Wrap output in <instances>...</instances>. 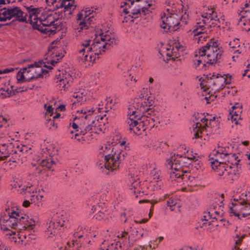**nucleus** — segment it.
<instances>
[{
	"label": "nucleus",
	"mask_w": 250,
	"mask_h": 250,
	"mask_svg": "<svg viewBox=\"0 0 250 250\" xmlns=\"http://www.w3.org/2000/svg\"><path fill=\"white\" fill-rule=\"evenodd\" d=\"M24 14L19 7H4L0 9V21L5 22L7 20H11L13 17H16L19 22H27V14Z\"/></svg>",
	"instance_id": "nucleus-1"
},
{
	"label": "nucleus",
	"mask_w": 250,
	"mask_h": 250,
	"mask_svg": "<svg viewBox=\"0 0 250 250\" xmlns=\"http://www.w3.org/2000/svg\"><path fill=\"white\" fill-rule=\"evenodd\" d=\"M192 159H195V156H193L192 158H189L177 154L176 157L174 154L173 156H171L167 160V163L172 169L174 168L175 171H178L180 169L183 170L182 169L183 167H189L192 162Z\"/></svg>",
	"instance_id": "nucleus-2"
},
{
	"label": "nucleus",
	"mask_w": 250,
	"mask_h": 250,
	"mask_svg": "<svg viewBox=\"0 0 250 250\" xmlns=\"http://www.w3.org/2000/svg\"><path fill=\"white\" fill-rule=\"evenodd\" d=\"M166 16V13H164L163 15L161 16V19H162V23L160 24V26L164 29H167L165 30L166 32H168L170 30L173 31H177L179 27L178 26L180 24V22L178 19L177 15L171 14Z\"/></svg>",
	"instance_id": "nucleus-3"
},
{
	"label": "nucleus",
	"mask_w": 250,
	"mask_h": 250,
	"mask_svg": "<svg viewBox=\"0 0 250 250\" xmlns=\"http://www.w3.org/2000/svg\"><path fill=\"white\" fill-rule=\"evenodd\" d=\"M122 154L120 150H117L116 148L113 147L110 153H107L106 151H104V163L107 165H112L115 168H117L119 166V163L121 160V154Z\"/></svg>",
	"instance_id": "nucleus-4"
},
{
	"label": "nucleus",
	"mask_w": 250,
	"mask_h": 250,
	"mask_svg": "<svg viewBox=\"0 0 250 250\" xmlns=\"http://www.w3.org/2000/svg\"><path fill=\"white\" fill-rule=\"evenodd\" d=\"M209 160L210 161V163L212 168L216 170L218 176H223L225 172L228 175L232 174L231 171H229V167L226 161L219 162L218 159H214L213 158H210Z\"/></svg>",
	"instance_id": "nucleus-5"
},
{
	"label": "nucleus",
	"mask_w": 250,
	"mask_h": 250,
	"mask_svg": "<svg viewBox=\"0 0 250 250\" xmlns=\"http://www.w3.org/2000/svg\"><path fill=\"white\" fill-rule=\"evenodd\" d=\"M70 0H58L57 2V4L53 5V8L48 9L47 11H44L42 13V15L44 17L46 16L43 20L44 21H46L48 22L50 20V18L52 16V13L51 12L62 9L63 7H64V9L67 10L69 6L71 5L69 2Z\"/></svg>",
	"instance_id": "nucleus-6"
},
{
	"label": "nucleus",
	"mask_w": 250,
	"mask_h": 250,
	"mask_svg": "<svg viewBox=\"0 0 250 250\" xmlns=\"http://www.w3.org/2000/svg\"><path fill=\"white\" fill-rule=\"evenodd\" d=\"M62 222L61 220H56V222L55 219L51 220L49 223H47V228L45 230V232L49 235H59L60 236V231L61 227L64 226V220H62Z\"/></svg>",
	"instance_id": "nucleus-7"
},
{
	"label": "nucleus",
	"mask_w": 250,
	"mask_h": 250,
	"mask_svg": "<svg viewBox=\"0 0 250 250\" xmlns=\"http://www.w3.org/2000/svg\"><path fill=\"white\" fill-rule=\"evenodd\" d=\"M151 0H145L144 2L148 3L147 7L138 5L137 8L133 9L130 10L129 15L136 21H138L139 20H137L138 19L141 17L142 15L146 16L149 13L150 11L148 9V7H150L152 5L149 2L150 1L151 2Z\"/></svg>",
	"instance_id": "nucleus-8"
},
{
	"label": "nucleus",
	"mask_w": 250,
	"mask_h": 250,
	"mask_svg": "<svg viewBox=\"0 0 250 250\" xmlns=\"http://www.w3.org/2000/svg\"><path fill=\"white\" fill-rule=\"evenodd\" d=\"M169 178L171 179V181L175 180L176 178H181L184 180H189L192 181L194 177L190 175L185 174L187 173V171L183 170H180L178 171H175L174 168H171L170 167V169L167 172Z\"/></svg>",
	"instance_id": "nucleus-9"
},
{
	"label": "nucleus",
	"mask_w": 250,
	"mask_h": 250,
	"mask_svg": "<svg viewBox=\"0 0 250 250\" xmlns=\"http://www.w3.org/2000/svg\"><path fill=\"white\" fill-rule=\"evenodd\" d=\"M56 165L55 161L52 158H49L46 160H42L40 165L37 168V173L40 174L42 172V169L53 171L54 166Z\"/></svg>",
	"instance_id": "nucleus-10"
},
{
	"label": "nucleus",
	"mask_w": 250,
	"mask_h": 250,
	"mask_svg": "<svg viewBox=\"0 0 250 250\" xmlns=\"http://www.w3.org/2000/svg\"><path fill=\"white\" fill-rule=\"evenodd\" d=\"M150 97H148L146 99V101H145L141 104L139 111H142L143 114L151 115L152 114L154 113L153 108L147 107V106L150 107L152 106L154 103V101L152 99H150Z\"/></svg>",
	"instance_id": "nucleus-11"
},
{
	"label": "nucleus",
	"mask_w": 250,
	"mask_h": 250,
	"mask_svg": "<svg viewBox=\"0 0 250 250\" xmlns=\"http://www.w3.org/2000/svg\"><path fill=\"white\" fill-rule=\"evenodd\" d=\"M106 116V114H104L103 116H97L94 120H92V118L88 119V121L86 122L87 125L85 127L81 126L80 133L81 135H85L87 132L92 130V127L95 126V123L96 120L99 121V120H102L104 117Z\"/></svg>",
	"instance_id": "nucleus-12"
},
{
	"label": "nucleus",
	"mask_w": 250,
	"mask_h": 250,
	"mask_svg": "<svg viewBox=\"0 0 250 250\" xmlns=\"http://www.w3.org/2000/svg\"><path fill=\"white\" fill-rule=\"evenodd\" d=\"M217 51L214 47L209 46V44L207 43L206 45L201 47L199 49L198 53L200 56L203 57L207 55V58H214L215 52Z\"/></svg>",
	"instance_id": "nucleus-13"
},
{
	"label": "nucleus",
	"mask_w": 250,
	"mask_h": 250,
	"mask_svg": "<svg viewBox=\"0 0 250 250\" xmlns=\"http://www.w3.org/2000/svg\"><path fill=\"white\" fill-rule=\"evenodd\" d=\"M95 38L92 41V46H94V55L97 56V59L100 58V55L102 54V52L105 51V48H103V43H102L101 42L98 38V34L95 33L94 34Z\"/></svg>",
	"instance_id": "nucleus-14"
},
{
	"label": "nucleus",
	"mask_w": 250,
	"mask_h": 250,
	"mask_svg": "<svg viewBox=\"0 0 250 250\" xmlns=\"http://www.w3.org/2000/svg\"><path fill=\"white\" fill-rule=\"evenodd\" d=\"M28 216L24 215V216H21L18 218V226L21 225L22 228H28L32 229L35 226V221L33 219H30Z\"/></svg>",
	"instance_id": "nucleus-15"
},
{
	"label": "nucleus",
	"mask_w": 250,
	"mask_h": 250,
	"mask_svg": "<svg viewBox=\"0 0 250 250\" xmlns=\"http://www.w3.org/2000/svg\"><path fill=\"white\" fill-rule=\"evenodd\" d=\"M96 20L94 15H92L89 17L83 18L82 21H81L79 23V32L82 31L83 29H88L91 26L93 28V26H91L92 24L94 23V21Z\"/></svg>",
	"instance_id": "nucleus-16"
},
{
	"label": "nucleus",
	"mask_w": 250,
	"mask_h": 250,
	"mask_svg": "<svg viewBox=\"0 0 250 250\" xmlns=\"http://www.w3.org/2000/svg\"><path fill=\"white\" fill-rule=\"evenodd\" d=\"M59 20L60 19H58L57 18H56L55 16H53V20H49L48 22H47V23H42V24L43 26H52L54 29H58V31H60L63 29L65 27L66 22L65 21H61L59 23H55V22Z\"/></svg>",
	"instance_id": "nucleus-17"
},
{
	"label": "nucleus",
	"mask_w": 250,
	"mask_h": 250,
	"mask_svg": "<svg viewBox=\"0 0 250 250\" xmlns=\"http://www.w3.org/2000/svg\"><path fill=\"white\" fill-rule=\"evenodd\" d=\"M118 237L120 239L118 242L123 244V247H130L132 246V244L130 243V236L128 235L127 232H121V233L118 235Z\"/></svg>",
	"instance_id": "nucleus-18"
},
{
	"label": "nucleus",
	"mask_w": 250,
	"mask_h": 250,
	"mask_svg": "<svg viewBox=\"0 0 250 250\" xmlns=\"http://www.w3.org/2000/svg\"><path fill=\"white\" fill-rule=\"evenodd\" d=\"M146 128L143 126V124L142 123V121L139 122H136L131 127H129V130L130 132H133L136 135H140L141 134V131H145Z\"/></svg>",
	"instance_id": "nucleus-19"
},
{
	"label": "nucleus",
	"mask_w": 250,
	"mask_h": 250,
	"mask_svg": "<svg viewBox=\"0 0 250 250\" xmlns=\"http://www.w3.org/2000/svg\"><path fill=\"white\" fill-rule=\"evenodd\" d=\"M16 144H14L12 142L8 143L7 147L1 152L2 157L6 158L9 157L10 154L17 153V151L15 148L16 147Z\"/></svg>",
	"instance_id": "nucleus-20"
},
{
	"label": "nucleus",
	"mask_w": 250,
	"mask_h": 250,
	"mask_svg": "<svg viewBox=\"0 0 250 250\" xmlns=\"http://www.w3.org/2000/svg\"><path fill=\"white\" fill-rule=\"evenodd\" d=\"M24 7L26 9L28 15H30V17L33 16L34 20H36L38 19V15L43 9L42 7L35 8L33 5H30V6H24Z\"/></svg>",
	"instance_id": "nucleus-21"
},
{
	"label": "nucleus",
	"mask_w": 250,
	"mask_h": 250,
	"mask_svg": "<svg viewBox=\"0 0 250 250\" xmlns=\"http://www.w3.org/2000/svg\"><path fill=\"white\" fill-rule=\"evenodd\" d=\"M8 219L3 218V222L6 224V225L11 227L12 228L15 229L18 227V218L14 217V216L11 215L8 212Z\"/></svg>",
	"instance_id": "nucleus-22"
},
{
	"label": "nucleus",
	"mask_w": 250,
	"mask_h": 250,
	"mask_svg": "<svg viewBox=\"0 0 250 250\" xmlns=\"http://www.w3.org/2000/svg\"><path fill=\"white\" fill-rule=\"evenodd\" d=\"M91 117V114H88L85 116L81 115L80 116H76L74 118V121H76L80 125V129H81V126L85 127L87 125V121H88V119Z\"/></svg>",
	"instance_id": "nucleus-23"
},
{
	"label": "nucleus",
	"mask_w": 250,
	"mask_h": 250,
	"mask_svg": "<svg viewBox=\"0 0 250 250\" xmlns=\"http://www.w3.org/2000/svg\"><path fill=\"white\" fill-rule=\"evenodd\" d=\"M24 72H21V71H19L17 74V83H21L24 82H32L35 79V77H34L33 75L28 78H26L24 76Z\"/></svg>",
	"instance_id": "nucleus-24"
},
{
	"label": "nucleus",
	"mask_w": 250,
	"mask_h": 250,
	"mask_svg": "<svg viewBox=\"0 0 250 250\" xmlns=\"http://www.w3.org/2000/svg\"><path fill=\"white\" fill-rule=\"evenodd\" d=\"M242 112V109L241 108H238L236 110H229V114L230 115V119L232 122H234V124L236 125H242L240 123H239L237 120V117L239 116L240 113Z\"/></svg>",
	"instance_id": "nucleus-25"
},
{
	"label": "nucleus",
	"mask_w": 250,
	"mask_h": 250,
	"mask_svg": "<svg viewBox=\"0 0 250 250\" xmlns=\"http://www.w3.org/2000/svg\"><path fill=\"white\" fill-rule=\"evenodd\" d=\"M69 2L71 5L69 6V8H68L67 10H66L65 11V9H64V7H63L62 9H61V10L60 11L55 12L54 16H55L56 18H57L58 19H60V18H61V15L63 16V14L67 12L69 9H71L72 7H73V10H74L77 7V5L75 4V0H70Z\"/></svg>",
	"instance_id": "nucleus-26"
},
{
	"label": "nucleus",
	"mask_w": 250,
	"mask_h": 250,
	"mask_svg": "<svg viewBox=\"0 0 250 250\" xmlns=\"http://www.w3.org/2000/svg\"><path fill=\"white\" fill-rule=\"evenodd\" d=\"M205 29V23L200 21L197 22L196 25L194 26V29L192 31L193 33H195L194 37L204 34L205 32L202 31Z\"/></svg>",
	"instance_id": "nucleus-27"
},
{
	"label": "nucleus",
	"mask_w": 250,
	"mask_h": 250,
	"mask_svg": "<svg viewBox=\"0 0 250 250\" xmlns=\"http://www.w3.org/2000/svg\"><path fill=\"white\" fill-rule=\"evenodd\" d=\"M49 76V71L44 69L42 67L40 68L39 71L38 72V74L33 75L34 77H35V81L38 80L39 78H43L44 77L46 78Z\"/></svg>",
	"instance_id": "nucleus-28"
},
{
	"label": "nucleus",
	"mask_w": 250,
	"mask_h": 250,
	"mask_svg": "<svg viewBox=\"0 0 250 250\" xmlns=\"http://www.w3.org/2000/svg\"><path fill=\"white\" fill-rule=\"evenodd\" d=\"M202 125L201 123L199 122H196L195 123V126H193V130L195 132L194 133V138H199L201 137L200 134L202 133V130H203L202 128Z\"/></svg>",
	"instance_id": "nucleus-29"
},
{
	"label": "nucleus",
	"mask_w": 250,
	"mask_h": 250,
	"mask_svg": "<svg viewBox=\"0 0 250 250\" xmlns=\"http://www.w3.org/2000/svg\"><path fill=\"white\" fill-rule=\"evenodd\" d=\"M221 118L220 117L218 118L216 117V119L214 121V125H215L214 128H212V129L209 131L211 133L214 134H220V121L219 119Z\"/></svg>",
	"instance_id": "nucleus-30"
},
{
	"label": "nucleus",
	"mask_w": 250,
	"mask_h": 250,
	"mask_svg": "<svg viewBox=\"0 0 250 250\" xmlns=\"http://www.w3.org/2000/svg\"><path fill=\"white\" fill-rule=\"evenodd\" d=\"M64 75V74H63ZM67 76L68 77H71V76L69 74H65V76H62V78H61V76L59 75V76L57 78V79H60L59 82H60V84L61 85H62V87L65 89V88H67L68 86H66V84H68V81L67 80Z\"/></svg>",
	"instance_id": "nucleus-31"
},
{
	"label": "nucleus",
	"mask_w": 250,
	"mask_h": 250,
	"mask_svg": "<svg viewBox=\"0 0 250 250\" xmlns=\"http://www.w3.org/2000/svg\"><path fill=\"white\" fill-rule=\"evenodd\" d=\"M37 84V83H28L26 86H23L22 87V90L20 91V93H22L24 91H27L28 90H34L35 89H37V88L40 87L39 85H38Z\"/></svg>",
	"instance_id": "nucleus-32"
},
{
	"label": "nucleus",
	"mask_w": 250,
	"mask_h": 250,
	"mask_svg": "<svg viewBox=\"0 0 250 250\" xmlns=\"http://www.w3.org/2000/svg\"><path fill=\"white\" fill-rule=\"evenodd\" d=\"M104 168L102 170L103 173H104L105 175H109L110 173V170L111 169V172H112L113 170L116 169L115 167H113L112 165H107V164L104 163L103 166L101 167V168Z\"/></svg>",
	"instance_id": "nucleus-33"
},
{
	"label": "nucleus",
	"mask_w": 250,
	"mask_h": 250,
	"mask_svg": "<svg viewBox=\"0 0 250 250\" xmlns=\"http://www.w3.org/2000/svg\"><path fill=\"white\" fill-rule=\"evenodd\" d=\"M130 229L131 234L134 236V237H135V241H136L138 239L142 238L143 236L144 233L142 232L140 230H138L135 228L132 229L131 227H130Z\"/></svg>",
	"instance_id": "nucleus-34"
},
{
	"label": "nucleus",
	"mask_w": 250,
	"mask_h": 250,
	"mask_svg": "<svg viewBox=\"0 0 250 250\" xmlns=\"http://www.w3.org/2000/svg\"><path fill=\"white\" fill-rule=\"evenodd\" d=\"M195 59L193 60L194 62V65L195 68H197L199 65L203 63V59L205 58V56L201 57L200 54H199V56L197 54H195Z\"/></svg>",
	"instance_id": "nucleus-35"
},
{
	"label": "nucleus",
	"mask_w": 250,
	"mask_h": 250,
	"mask_svg": "<svg viewBox=\"0 0 250 250\" xmlns=\"http://www.w3.org/2000/svg\"><path fill=\"white\" fill-rule=\"evenodd\" d=\"M216 119V116H213L212 118H210L208 120L209 123L208 122V126H206V125L204 126H202V128L203 130H205L206 131H208V128H210L211 129L212 128H214V125L213 124L214 121Z\"/></svg>",
	"instance_id": "nucleus-36"
},
{
	"label": "nucleus",
	"mask_w": 250,
	"mask_h": 250,
	"mask_svg": "<svg viewBox=\"0 0 250 250\" xmlns=\"http://www.w3.org/2000/svg\"><path fill=\"white\" fill-rule=\"evenodd\" d=\"M142 118L143 119L141 120L142 123L143 124V126L145 127H146V128H148L149 127V125H150V121L148 119V116L147 114H144Z\"/></svg>",
	"instance_id": "nucleus-37"
},
{
	"label": "nucleus",
	"mask_w": 250,
	"mask_h": 250,
	"mask_svg": "<svg viewBox=\"0 0 250 250\" xmlns=\"http://www.w3.org/2000/svg\"><path fill=\"white\" fill-rule=\"evenodd\" d=\"M116 44V41L114 38L110 39L108 40L106 42H105L103 43V48H105L106 49H108L110 48V47L112 46V45Z\"/></svg>",
	"instance_id": "nucleus-38"
},
{
	"label": "nucleus",
	"mask_w": 250,
	"mask_h": 250,
	"mask_svg": "<svg viewBox=\"0 0 250 250\" xmlns=\"http://www.w3.org/2000/svg\"><path fill=\"white\" fill-rule=\"evenodd\" d=\"M245 204H246V203L244 201L238 202L235 208V211H236V212H239V214L240 212H242V209H243V206L245 205Z\"/></svg>",
	"instance_id": "nucleus-39"
},
{
	"label": "nucleus",
	"mask_w": 250,
	"mask_h": 250,
	"mask_svg": "<svg viewBox=\"0 0 250 250\" xmlns=\"http://www.w3.org/2000/svg\"><path fill=\"white\" fill-rule=\"evenodd\" d=\"M209 44V46H212V47H214L216 50H220V48L218 47V41L217 40L215 41L213 39H210L208 42Z\"/></svg>",
	"instance_id": "nucleus-40"
},
{
	"label": "nucleus",
	"mask_w": 250,
	"mask_h": 250,
	"mask_svg": "<svg viewBox=\"0 0 250 250\" xmlns=\"http://www.w3.org/2000/svg\"><path fill=\"white\" fill-rule=\"evenodd\" d=\"M98 36L100 41L104 42V43L111 39V37L108 35H104V33L98 34Z\"/></svg>",
	"instance_id": "nucleus-41"
},
{
	"label": "nucleus",
	"mask_w": 250,
	"mask_h": 250,
	"mask_svg": "<svg viewBox=\"0 0 250 250\" xmlns=\"http://www.w3.org/2000/svg\"><path fill=\"white\" fill-rule=\"evenodd\" d=\"M9 126L7 119L4 118L2 115H0V128L4 127L7 128Z\"/></svg>",
	"instance_id": "nucleus-42"
},
{
	"label": "nucleus",
	"mask_w": 250,
	"mask_h": 250,
	"mask_svg": "<svg viewBox=\"0 0 250 250\" xmlns=\"http://www.w3.org/2000/svg\"><path fill=\"white\" fill-rule=\"evenodd\" d=\"M219 154L221 155V157L223 159V161H226V163H230L229 159H230V155L231 153H224L223 151L222 152H219Z\"/></svg>",
	"instance_id": "nucleus-43"
},
{
	"label": "nucleus",
	"mask_w": 250,
	"mask_h": 250,
	"mask_svg": "<svg viewBox=\"0 0 250 250\" xmlns=\"http://www.w3.org/2000/svg\"><path fill=\"white\" fill-rule=\"evenodd\" d=\"M28 16V15L26 16V17ZM26 23H29L32 26V28L34 30H37L39 31V29L41 27V26L40 25L38 24L37 21H33L32 20H27Z\"/></svg>",
	"instance_id": "nucleus-44"
},
{
	"label": "nucleus",
	"mask_w": 250,
	"mask_h": 250,
	"mask_svg": "<svg viewBox=\"0 0 250 250\" xmlns=\"http://www.w3.org/2000/svg\"><path fill=\"white\" fill-rule=\"evenodd\" d=\"M127 116L130 114H134L135 113H138L139 111L138 107L136 109V107L134 105H130L127 108Z\"/></svg>",
	"instance_id": "nucleus-45"
},
{
	"label": "nucleus",
	"mask_w": 250,
	"mask_h": 250,
	"mask_svg": "<svg viewBox=\"0 0 250 250\" xmlns=\"http://www.w3.org/2000/svg\"><path fill=\"white\" fill-rule=\"evenodd\" d=\"M73 11L74 10H73V8L71 9H69V10L67 11V12H66L63 14V16H62L61 15V18H60V20H62V19L64 20L65 19H70L71 18V15L72 14V13L73 12Z\"/></svg>",
	"instance_id": "nucleus-46"
},
{
	"label": "nucleus",
	"mask_w": 250,
	"mask_h": 250,
	"mask_svg": "<svg viewBox=\"0 0 250 250\" xmlns=\"http://www.w3.org/2000/svg\"><path fill=\"white\" fill-rule=\"evenodd\" d=\"M229 214L230 216H232V215L236 216L238 217V219L241 220V217H240V214L239 213V212H236V211H235V208H233V207H229Z\"/></svg>",
	"instance_id": "nucleus-47"
},
{
	"label": "nucleus",
	"mask_w": 250,
	"mask_h": 250,
	"mask_svg": "<svg viewBox=\"0 0 250 250\" xmlns=\"http://www.w3.org/2000/svg\"><path fill=\"white\" fill-rule=\"evenodd\" d=\"M73 243L72 244H71L69 242H67V245L68 246V247H71L72 245V247H73V249L72 250H80L79 249V246H78V243L77 242V240H73Z\"/></svg>",
	"instance_id": "nucleus-48"
},
{
	"label": "nucleus",
	"mask_w": 250,
	"mask_h": 250,
	"mask_svg": "<svg viewBox=\"0 0 250 250\" xmlns=\"http://www.w3.org/2000/svg\"><path fill=\"white\" fill-rule=\"evenodd\" d=\"M47 122L46 123V125L47 126H48L50 129L51 126L55 127V128H57V124L55 123L54 120L49 119L46 120Z\"/></svg>",
	"instance_id": "nucleus-49"
},
{
	"label": "nucleus",
	"mask_w": 250,
	"mask_h": 250,
	"mask_svg": "<svg viewBox=\"0 0 250 250\" xmlns=\"http://www.w3.org/2000/svg\"><path fill=\"white\" fill-rule=\"evenodd\" d=\"M16 148H18L20 152H22V153L28 152V150L31 149L30 147L28 149L27 146L25 145L20 146L18 144H16Z\"/></svg>",
	"instance_id": "nucleus-50"
},
{
	"label": "nucleus",
	"mask_w": 250,
	"mask_h": 250,
	"mask_svg": "<svg viewBox=\"0 0 250 250\" xmlns=\"http://www.w3.org/2000/svg\"><path fill=\"white\" fill-rule=\"evenodd\" d=\"M135 113L134 114H130L128 116V118H127V124H128L129 127L131 126L132 125H133V124L134 123H135L136 122H137V121H133V118H135Z\"/></svg>",
	"instance_id": "nucleus-51"
},
{
	"label": "nucleus",
	"mask_w": 250,
	"mask_h": 250,
	"mask_svg": "<svg viewBox=\"0 0 250 250\" xmlns=\"http://www.w3.org/2000/svg\"><path fill=\"white\" fill-rule=\"evenodd\" d=\"M242 13V18L249 17V14H250V7H249L248 10H244V8H242V10L239 13L240 15Z\"/></svg>",
	"instance_id": "nucleus-52"
},
{
	"label": "nucleus",
	"mask_w": 250,
	"mask_h": 250,
	"mask_svg": "<svg viewBox=\"0 0 250 250\" xmlns=\"http://www.w3.org/2000/svg\"><path fill=\"white\" fill-rule=\"evenodd\" d=\"M93 217H95L97 220H101L105 217V214L101 211H99L98 213L94 215Z\"/></svg>",
	"instance_id": "nucleus-53"
},
{
	"label": "nucleus",
	"mask_w": 250,
	"mask_h": 250,
	"mask_svg": "<svg viewBox=\"0 0 250 250\" xmlns=\"http://www.w3.org/2000/svg\"><path fill=\"white\" fill-rule=\"evenodd\" d=\"M141 182L140 181L139 178L133 182L131 185V189L134 188L135 189H137L141 185Z\"/></svg>",
	"instance_id": "nucleus-54"
},
{
	"label": "nucleus",
	"mask_w": 250,
	"mask_h": 250,
	"mask_svg": "<svg viewBox=\"0 0 250 250\" xmlns=\"http://www.w3.org/2000/svg\"><path fill=\"white\" fill-rule=\"evenodd\" d=\"M222 51L219 50L218 53H216L214 55V59H215V63H218V65L219 64V63L220 62L219 60L221 59V57L222 56Z\"/></svg>",
	"instance_id": "nucleus-55"
},
{
	"label": "nucleus",
	"mask_w": 250,
	"mask_h": 250,
	"mask_svg": "<svg viewBox=\"0 0 250 250\" xmlns=\"http://www.w3.org/2000/svg\"><path fill=\"white\" fill-rule=\"evenodd\" d=\"M202 163L198 159H196L194 162V164L192 165V167L194 166V167L197 169H199L201 168Z\"/></svg>",
	"instance_id": "nucleus-56"
},
{
	"label": "nucleus",
	"mask_w": 250,
	"mask_h": 250,
	"mask_svg": "<svg viewBox=\"0 0 250 250\" xmlns=\"http://www.w3.org/2000/svg\"><path fill=\"white\" fill-rule=\"evenodd\" d=\"M9 214H11V215L14 216V217H16L17 218H20L21 214V212L18 211V209H17L16 210H12V211L10 212H8Z\"/></svg>",
	"instance_id": "nucleus-57"
},
{
	"label": "nucleus",
	"mask_w": 250,
	"mask_h": 250,
	"mask_svg": "<svg viewBox=\"0 0 250 250\" xmlns=\"http://www.w3.org/2000/svg\"><path fill=\"white\" fill-rule=\"evenodd\" d=\"M91 42H92V41L91 40H86L82 43L81 45L84 48H87L91 46Z\"/></svg>",
	"instance_id": "nucleus-58"
},
{
	"label": "nucleus",
	"mask_w": 250,
	"mask_h": 250,
	"mask_svg": "<svg viewBox=\"0 0 250 250\" xmlns=\"http://www.w3.org/2000/svg\"><path fill=\"white\" fill-rule=\"evenodd\" d=\"M217 219L216 217H212V215L210 214V212L208 211V215H204L203 216V218H202V221H207L208 220V219Z\"/></svg>",
	"instance_id": "nucleus-59"
},
{
	"label": "nucleus",
	"mask_w": 250,
	"mask_h": 250,
	"mask_svg": "<svg viewBox=\"0 0 250 250\" xmlns=\"http://www.w3.org/2000/svg\"><path fill=\"white\" fill-rule=\"evenodd\" d=\"M141 111H138V113L135 114V118H133V121H137V122H139V121H141L143 119L142 117L143 116V114H141L140 112Z\"/></svg>",
	"instance_id": "nucleus-60"
},
{
	"label": "nucleus",
	"mask_w": 250,
	"mask_h": 250,
	"mask_svg": "<svg viewBox=\"0 0 250 250\" xmlns=\"http://www.w3.org/2000/svg\"><path fill=\"white\" fill-rule=\"evenodd\" d=\"M10 91V90L8 88L5 90L6 93H1L0 95L3 96V98H9L11 96H13L12 93Z\"/></svg>",
	"instance_id": "nucleus-61"
},
{
	"label": "nucleus",
	"mask_w": 250,
	"mask_h": 250,
	"mask_svg": "<svg viewBox=\"0 0 250 250\" xmlns=\"http://www.w3.org/2000/svg\"><path fill=\"white\" fill-rule=\"evenodd\" d=\"M136 20L134 19H133L132 17L130 16V15L129 14L127 16L124 17L123 22H127L128 21H130L131 22H134Z\"/></svg>",
	"instance_id": "nucleus-62"
},
{
	"label": "nucleus",
	"mask_w": 250,
	"mask_h": 250,
	"mask_svg": "<svg viewBox=\"0 0 250 250\" xmlns=\"http://www.w3.org/2000/svg\"><path fill=\"white\" fill-rule=\"evenodd\" d=\"M96 59H98L97 56L94 55V53H92L89 54L87 62H95Z\"/></svg>",
	"instance_id": "nucleus-63"
},
{
	"label": "nucleus",
	"mask_w": 250,
	"mask_h": 250,
	"mask_svg": "<svg viewBox=\"0 0 250 250\" xmlns=\"http://www.w3.org/2000/svg\"><path fill=\"white\" fill-rule=\"evenodd\" d=\"M243 211H245L250 215V203L245 204V205L243 206Z\"/></svg>",
	"instance_id": "nucleus-64"
}]
</instances>
